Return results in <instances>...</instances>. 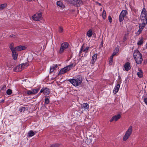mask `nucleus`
<instances>
[{
    "label": "nucleus",
    "instance_id": "1",
    "mask_svg": "<svg viewBox=\"0 0 147 147\" xmlns=\"http://www.w3.org/2000/svg\"><path fill=\"white\" fill-rule=\"evenodd\" d=\"M67 80L73 86H77L81 84L82 81V78L80 76H78L77 78L74 79H69Z\"/></svg>",
    "mask_w": 147,
    "mask_h": 147
},
{
    "label": "nucleus",
    "instance_id": "2",
    "mask_svg": "<svg viewBox=\"0 0 147 147\" xmlns=\"http://www.w3.org/2000/svg\"><path fill=\"white\" fill-rule=\"evenodd\" d=\"M132 131V127L130 126L128 130L126 131V133L123 137V141H126L127 140L131 134Z\"/></svg>",
    "mask_w": 147,
    "mask_h": 147
},
{
    "label": "nucleus",
    "instance_id": "3",
    "mask_svg": "<svg viewBox=\"0 0 147 147\" xmlns=\"http://www.w3.org/2000/svg\"><path fill=\"white\" fill-rule=\"evenodd\" d=\"M90 48L89 47H87L85 49H83V46L81 47L79 52V56L82 57L84 56L85 55V54L88 53Z\"/></svg>",
    "mask_w": 147,
    "mask_h": 147
},
{
    "label": "nucleus",
    "instance_id": "4",
    "mask_svg": "<svg viewBox=\"0 0 147 147\" xmlns=\"http://www.w3.org/2000/svg\"><path fill=\"white\" fill-rule=\"evenodd\" d=\"M32 18L34 20L37 21H39L42 20V13L40 12L34 15L32 17Z\"/></svg>",
    "mask_w": 147,
    "mask_h": 147
},
{
    "label": "nucleus",
    "instance_id": "5",
    "mask_svg": "<svg viewBox=\"0 0 147 147\" xmlns=\"http://www.w3.org/2000/svg\"><path fill=\"white\" fill-rule=\"evenodd\" d=\"M69 45L68 43L66 42L63 43L61 45L60 49L59 51V53H61L63 52L64 50L68 47Z\"/></svg>",
    "mask_w": 147,
    "mask_h": 147
},
{
    "label": "nucleus",
    "instance_id": "6",
    "mask_svg": "<svg viewBox=\"0 0 147 147\" xmlns=\"http://www.w3.org/2000/svg\"><path fill=\"white\" fill-rule=\"evenodd\" d=\"M126 10H123L121 12L119 15V21L120 22H122L127 13Z\"/></svg>",
    "mask_w": 147,
    "mask_h": 147
},
{
    "label": "nucleus",
    "instance_id": "7",
    "mask_svg": "<svg viewBox=\"0 0 147 147\" xmlns=\"http://www.w3.org/2000/svg\"><path fill=\"white\" fill-rule=\"evenodd\" d=\"M42 92L43 93L44 95H47L49 94L50 91L49 89L47 88H42L41 89L39 94H40V93Z\"/></svg>",
    "mask_w": 147,
    "mask_h": 147
},
{
    "label": "nucleus",
    "instance_id": "8",
    "mask_svg": "<svg viewBox=\"0 0 147 147\" xmlns=\"http://www.w3.org/2000/svg\"><path fill=\"white\" fill-rule=\"evenodd\" d=\"M142 54L138 50H134L133 56L135 60L137 58H138L140 56H141Z\"/></svg>",
    "mask_w": 147,
    "mask_h": 147
},
{
    "label": "nucleus",
    "instance_id": "9",
    "mask_svg": "<svg viewBox=\"0 0 147 147\" xmlns=\"http://www.w3.org/2000/svg\"><path fill=\"white\" fill-rule=\"evenodd\" d=\"M121 117V116L120 114L114 115L112 117L111 119L110 120V122H111L113 121H117Z\"/></svg>",
    "mask_w": 147,
    "mask_h": 147
},
{
    "label": "nucleus",
    "instance_id": "10",
    "mask_svg": "<svg viewBox=\"0 0 147 147\" xmlns=\"http://www.w3.org/2000/svg\"><path fill=\"white\" fill-rule=\"evenodd\" d=\"M124 68L123 69L124 71H128L131 69L130 63L129 62H127L125 65H124Z\"/></svg>",
    "mask_w": 147,
    "mask_h": 147
},
{
    "label": "nucleus",
    "instance_id": "11",
    "mask_svg": "<svg viewBox=\"0 0 147 147\" xmlns=\"http://www.w3.org/2000/svg\"><path fill=\"white\" fill-rule=\"evenodd\" d=\"M82 109L85 111H87L89 109V105L87 103H83L81 105Z\"/></svg>",
    "mask_w": 147,
    "mask_h": 147
},
{
    "label": "nucleus",
    "instance_id": "12",
    "mask_svg": "<svg viewBox=\"0 0 147 147\" xmlns=\"http://www.w3.org/2000/svg\"><path fill=\"white\" fill-rule=\"evenodd\" d=\"M120 84H117L113 90V93L115 94H116L119 91L120 87Z\"/></svg>",
    "mask_w": 147,
    "mask_h": 147
},
{
    "label": "nucleus",
    "instance_id": "13",
    "mask_svg": "<svg viewBox=\"0 0 147 147\" xmlns=\"http://www.w3.org/2000/svg\"><path fill=\"white\" fill-rule=\"evenodd\" d=\"M144 43V38L143 37L141 36L139 38L137 42V45L138 46L142 45Z\"/></svg>",
    "mask_w": 147,
    "mask_h": 147
},
{
    "label": "nucleus",
    "instance_id": "14",
    "mask_svg": "<svg viewBox=\"0 0 147 147\" xmlns=\"http://www.w3.org/2000/svg\"><path fill=\"white\" fill-rule=\"evenodd\" d=\"M68 71V70L67 69L66 67H65L64 68H63L60 70L59 73L58 75H60L62 74H63L64 73H66Z\"/></svg>",
    "mask_w": 147,
    "mask_h": 147
},
{
    "label": "nucleus",
    "instance_id": "15",
    "mask_svg": "<svg viewBox=\"0 0 147 147\" xmlns=\"http://www.w3.org/2000/svg\"><path fill=\"white\" fill-rule=\"evenodd\" d=\"M24 68V67L21 64L16 67L15 70V71L16 72H20L22 71Z\"/></svg>",
    "mask_w": 147,
    "mask_h": 147
},
{
    "label": "nucleus",
    "instance_id": "16",
    "mask_svg": "<svg viewBox=\"0 0 147 147\" xmlns=\"http://www.w3.org/2000/svg\"><path fill=\"white\" fill-rule=\"evenodd\" d=\"M26 48L25 46H19L15 47V51H21L22 50H25L26 49Z\"/></svg>",
    "mask_w": 147,
    "mask_h": 147
},
{
    "label": "nucleus",
    "instance_id": "17",
    "mask_svg": "<svg viewBox=\"0 0 147 147\" xmlns=\"http://www.w3.org/2000/svg\"><path fill=\"white\" fill-rule=\"evenodd\" d=\"M135 61L137 64H141L143 61L142 55L140 56L138 58H136L135 60Z\"/></svg>",
    "mask_w": 147,
    "mask_h": 147
},
{
    "label": "nucleus",
    "instance_id": "18",
    "mask_svg": "<svg viewBox=\"0 0 147 147\" xmlns=\"http://www.w3.org/2000/svg\"><path fill=\"white\" fill-rule=\"evenodd\" d=\"M98 55L96 53L94 55L92 56V59L91 61V63L92 65H93L94 63L96 62V60Z\"/></svg>",
    "mask_w": 147,
    "mask_h": 147
},
{
    "label": "nucleus",
    "instance_id": "19",
    "mask_svg": "<svg viewBox=\"0 0 147 147\" xmlns=\"http://www.w3.org/2000/svg\"><path fill=\"white\" fill-rule=\"evenodd\" d=\"M75 65L76 64L75 62H71L69 65L66 66V67L69 71V70L72 69L73 67H75Z\"/></svg>",
    "mask_w": 147,
    "mask_h": 147
},
{
    "label": "nucleus",
    "instance_id": "20",
    "mask_svg": "<svg viewBox=\"0 0 147 147\" xmlns=\"http://www.w3.org/2000/svg\"><path fill=\"white\" fill-rule=\"evenodd\" d=\"M58 66L57 64L53 65L51 66L50 68V73H51Z\"/></svg>",
    "mask_w": 147,
    "mask_h": 147
},
{
    "label": "nucleus",
    "instance_id": "21",
    "mask_svg": "<svg viewBox=\"0 0 147 147\" xmlns=\"http://www.w3.org/2000/svg\"><path fill=\"white\" fill-rule=\"evenodd\" d=\"M146 16L147 13L146 9L144 8H143L141 13L140 17H146Z\"/></svg>",
    "mask_w": 147,
    "mask_h": 147
},
{
    "label": "nucleus",
    "instance_id": "22",
    "mask_svg": "<svg viewBox=\"0 0 147 147\" xmlns=\"http://www.w3.org/2000/svg\"><path fill=\"white\" fill-rule=\"evenodd\" d=\"M93 32L92 30L90 29L89 30L86 32V35L89 37H90L93 34Z\"/></svg>",
    "mask_w": 147,
    "mask_h": 147
},
{
    "label": "nucleus",
    "instance_id": "23",
    "mask_svg": "<svg viewBox=\"0 0 147 147\" xmlns=\"http://www.w3.org/2000/svg\"><path fill=\"white\" fill-rule=\"evenodd\" d=\"M12 56L13 59L14 60H16L17 59L18 57V53L16 52V51H12Z\"/></svg>",
    "mask_w": 147,
    "mask_h": 147
},
{
    "label": "nucleus",
    "instance_id": "24",
    "mask_svg": "<svg viewBox=\"0 0 147 147\" xmlns=\"http://www.w3.org/2000/svg\"><path fill=\"white\" fill-rule=\"evenodd\" d=\"M147 23H145V22H142V23L139 24V28H140L143 30L144 27L146 26V24Z\"/></svg>",
    "mask_w": 147,
    "mask_h": 147
},
{
    "label": "nucleus",
    "instance_id": "25",
    "mask_svg": "<svg viewBox=\"0 0 147 147\" xmlns=\"http://www.w3.org/2000/svg\"><path fill=\"white\" fill-rule=\"evenodd\" d=\"M143 73L141 69L139 70V72H137V75L139 78H142L143 76Z\"/></svg>",
    "mask_w": 147,
    "mask_h": 147
},
{
    "label": "nucleus",
    "instance_id": "26",
    "mask_svg": "<svg viewBox=\"0 0 147 147\" xmlns=\"http://www.w3.org/2000/svg\"><path fill=\"white\" fill-rule=\"evenodd\" d=\"M141 21L142 22L147 23V18L146 17H140Z\"/></svg>",
    "mask_w": 147,
    "mask_h": 147
},
{
    "label": "nucleus",
    "instance_id": "27",
    "mask_svg": "<svg viewBox=\"0 0 147 147\" xmlns=\"http://www.w3.org/2000/svg\"><path fill=\"white\" fill-rule=\"evenodd\" d=\"M57 4L58 6L61 8H64L65 7L62 3L60 1H57Z\"/></svg>",
    "mask_w": 147,
    "mask_h": 147
},
{
    "label": "nucleus",
    "instance_id": "28",
    "mask_svg": "<svg viewBox=\"0 0 147 147\" xmlns=\"http://www.w3.org/2000/svg\"><path fill=\"white\" fill-rule=\"evenodd\" d=\"M14 44L11 43L10 44L9 47L11 50V51H15V47H13Z\"/></svg>",
    "mask_w": 147,
    "mask_h": 147
},
{
    "label": "nucleus",
    "instance_id": "29",
    "mask_svg": "<svg viewBox=\"0 0 147 147\" xmlns=\"http://www.w3.org/2000/svg\"><path fill=\"white\" fill-rule=\"evenodd\" d=\"M75 3L76 4L74 5L78 6V4L80 5L82 3V1L80 0H76Z\"/></svg>",
    "mask_w": 147,
    "mask_h": 147
},
{
    "label": "nucleus",
    "instance_id": "30",
    "mask_svg": "<svg viewBox=\"0 0 147 147\" xmlns=\"http://www.w3.org/2000/svg\"><path fill=\"white\" fill-rule=\"evenodd\" d=\"M6 6L7 4L6 3L0 5V10H1L4 9Z\"/></svg>",
    "mask_w": 147,
    "mask_h": 147
},
{
    "label": "nucleus",
    "instance_id": "31",
    "mask_svg": "<svg viewBox=\"0 0 147 147\" xmlns=\"http://www.w3.org/2000/svg\"><path fill=\"white\" fill-rule=\"evenodd\" d=\"M34 134V133L32 130L30 131L28 134V136L30 137H32L33 136Z\"/></svg>",
    "mask_w": 147,
    "mask_h": 147
},
{
    "label": "nucleus",
    "instance_id": "32",
    "mask_svg": "<svg viewBox=\"0 0 147 147\" xmlns=\"http://www.w3.org/2000/svg\"><path fill=\"white\" fill-rule=\"evenodd\" d=\"M39 88H36L34 89H33L32 90L33 94H36L39 91Z\"/></svg>",
    "mask_w": 147,
    "mask_h": 147
},
{
    "label": "nucleus",
    "instance_id": "33",
    "mask_svg": "<svg viewBox=\"0 0 147 147\" xmlns=\"http://www.w3.org/2000/svg\"><path fill=\"white\" fill-rule=\"evenodd\" d=\"M76 0H68V2L71 4H72L73 5H76Z\"/></svg>",
    "mask_w": 147,
    "mask_h": 147
},
{
    "label": "nucleus",
    "instance_id": "34",
    "mask_svg": "<svg viewBox=\"0 0 147 147\" xmlns=\"http://www.w3.org/2000/svg\"><path fill=\"white\" fill-rule=\"evenodd\" d=\"M142 30L140 29V28H139V30H138V31L136 33V35L138 36L142 32Z\"/></svg>",
    "mask_w": 147,
    "mask_h": 147
},
{
    "label": "nucleus",
    "instance_id": "35",
    "mask_svg": "<svg viewBox=\"0 0 147 147\" xmlns=\"http://www.w3.org/2000/svg\"><path fill=\"white\" fill-rule=\"evenodd\" d=\"M102 15L103 18L104 19H105L106 16V12L105 10H103V11Z\"/></svg>",
    "mask_w": 147,
    "mask_h": 147
},
{
    "label": "nucleus",
    "instance_id": "36",
    "mask_svg": "<svg viewBox=\"0 0 147 147\" xmlns=\"http://www.w3.org/2000/svg\"><path fill=\"white\" fill-rule=\"evenodd\" d=\"M26 108L25 107H20L19 109V111L20 112H24L26 110Z\"/></svg>",
    "mask_w": 147,
    "mask_h": 147
},
{
    "label": "nucleus",
    "instance_id": "37",
    "mask_svg": "<svg viewBox=\"0 0 147 147\" xmlns=\"http://www.w3.org/2000/svg\"><path fill=\"white\" fill-rule=\"evenodd\" d=\"M63 27L61 26L59 27L58 31L60 33H62L63 32Z\"/></svg>",
    "mask_w": 147,
    "mask_h": 147
},
{
    "label": "nucleus",
    "instance_id": "38",
    "mask_svg": "<svg viewBox=\"0 0 147 147\" xmlns=\"http://www.w3.org/2000/svg\"><path fill=\"white\" fill-rule=\"evenodd\" d=\"M12 93V92L11 90L10 89L7 90L6 91V93L8 95H10Z\"/></svg>",
    "mask_w": 147,
    "mask_h": 147
},
{
    "label": "nucleus",
    "instance_id": "39",
    "mask_svg": "<svg viewBox=\"0 0 147 147\" xmlns=\"http://www.w3.org/2000/svg\"><path fill=\"white\" fill-rule=\"evenodd\" d=\"M21 64L23 67L24 68L25 67H26L28 66L29 65V64L27 63H22Z\"/></svg>",
    "mask_w": 147,
    "mask_h": 147
},
{
    "label": "nucleus",
    "instance_id": "40",
    "mask_svg": "<svg viewBox=\"0 0 147 147\" xmlns=\"http://www.w3.org/2000/svg\"><path fill=\"white\" fill-rule=\"evenodd\" d=\"M50 101L48 98H46L45 100V104H48L49 103Z\"/></svg>",
    "mask_w": 147,
    "mask_h": 147
},
{
    "label": "nucleus",
    "instance_id": "41",
    "mask_svg": "<svg viewBox=\"0 0 147 147\" xmlns=\"http://www.w3.org/2000/svg\"><path fill=\"white\" fill-rule=\"evenodd\" d=\"M59 146V145L57 144H55L51 145V147H57Z\"/></svg>",
    "mask_w": 147,
    "mask_h": 147
},
{
    "label": "nucleus",
    "instance_id": "42",
    "mask_svg": "<svg viewBox=\"0 0 147 147\" xmlns=\"http://www.w3.org/2000/svg\"><path fill=\"white\" fill-rule=\"evenodd\" d=\"M33 93L32 90V91L29 90L27 92V94L29 95L33 94Z\"/></svg>",
    "mask_w": 147,
    "mask_h": 147
},
{
    "label": "nucleus",
    "instance_id": "43",
    "mask_svg": "<svg viewBox=\"0 0 147 147\" xmlns=\"http://www.w3.org/2000/svg\"><path fill=\"white\" fill-rule=\"evenodd\" d=\"M108 20L111 23L112 22V19L111 17L110 16H108Z\"/></svg>",
    "mask_w": 147,
    "mask_h": 147
},
{
    "label": "nucleus",
    "instance_id": "44",
    "mask_svg": "<svg viewBox=\"0 0 147 147\" xmlns=\"http://www.w3.org/2000/svg\"><path fill=\"white\" fill-rule=\"evenodd\" d=\"M144 100L145 103L147 105V98H144Z\"/></svg>",
    "mask_w": 147,
    "mask_h": 147
},
{
    "label": "nucleus",
    "instance_id": "45",
    "mask_svg": "<svg viewBox=\"0 0 147 147\" xmlns=\"http://www.w3.org/2000/svg\"><path fill=\"white\" fill-rule=\"evenodd\" d=\"M113 60H111L109 59V64L110 65H111L113 63Z\"/></svg>",
    "mask_w": 147,
    "mask_h": 147
},
{
    "label": "nucleus",
    "instance_id": "46",
    "mask_svg": "<svg viewBox=\"0 0 147 147\" xmlns=\"http://www.w3.org/2000/svg\"><path fill=\"white\" fill-rule=\"evenodd\" d=\"M127 37L125 36L123 38V42H124L127 40Z\"/></svg>",
    "mask_w": 147,
    "mask_h": 147
},
{
    "label": "nucleus",
    "instance_id": "47",
    "mask_svg": "<svg viewBox=\"0 0 147 147\" xmlns=\"http://www.w3.org/2000/svg\"><path fill=\"white\" fill-rule=\"evenodd\" d=\"M9 36L11 37H13V38H15L16 37V36L15 35H10Z\"/></svg>",
    "mask_w": 147,
    "mask_h": 147
},
{
    "label": "nucleus",
    "instance_id": "48",
    "mask_svg": "<svg viewBox=\"0 0 147 147\" xmlns=\"http://www.w3.org/2000/svg\"><path fill=\"white\" fill-rule=\"evenodd\" d=\"M114 51H115V53H117L118 51H119V49H118L117 48V49H115L114 50Z\"/></svg>",
    "mask_w": 147,
    "mask_h": 147
},
{
    "label": "nucleus",
    "instance_id": "49",
    "mask_svg": "<svg viewBox=\"0 0 147 147\" xmlns=\"http://www.w3.org/2000/svg\"><path fill=\"white\" fill-rule=\"evenodd\" d=\"M116 54V53H115V51H114V52L113 53L111 56H113H113H115Z\"/></svg>",
    "mask_w": 147,
    "mask_h": 147
},
{
    "label": "nucleus",
    "instance_id": "50",
    "mask_svg": "<svg viewBox=\"0 0 147 147\" xmlns=\"http://www.w3.org/2000/svg\"><path fill=\"white\" fill-rule=\"evenodd\" d=\"M116 54V53H115V51H114V52L113 53L111 56H113H113H115Z\"/></svg>",
    "mask_w": 147,
    "mask_h": 147
},
{
    "label": "nucleus",
    "instance_id": "51",
    "mask_svg": "<svg viewBox=\"0 0 147 147\" xmlns=\"http://www.w3.org/2000/svg\"><path fill=\"white\" fill-rule=\"evenodd\" d=\"M113 57L112 56H111L110 57L109 59L113 60Z\"/></svg>",
    "mask_w": 147,
    "mask_h": 147
},
{
    "label": "nucleus",
    "instance_id": "52",
    "mask_svg": "<svg viewBox=\"0 0 147 147\" xmlns=\"http://www.w3.org/2000/svg\"><path fill=\"white\" fill-rule=\"evenodd\" d=\"M6 87V85H4L3 86V87H2V89H4V88H5Z\"/></svg>",
    "mask_w": 147,
    "mask_h": 147
},
{
    "label": "nucleus",
    "instance_id": "53",
    "mask_svg": "<svg viewBox=\"0 0 147 147\" xmlns=\"http://www.w3.org/2000/svg\"><path fill=\"white\" fill-rule=\"evenodd\" d=\"M26 1H31L32 0H26Z\"/></svg>",
    "mask_w": 147,
    "mask_h": 147
}]
</instances>
